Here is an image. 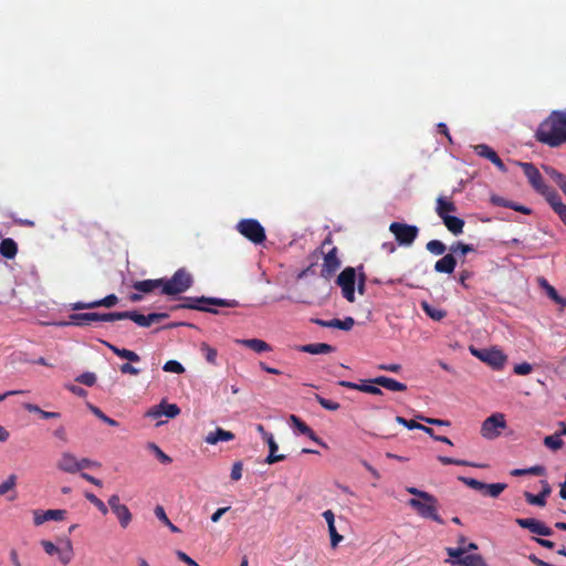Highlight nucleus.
Segmentation results:
<instances>
[{"instance_id":"1","label":"nucleus","mask_w":566,"mask_h":566,"mask_svg":"<svg viewBox=\"0 0 566 566\" xmlns=\"http://www.w3.org/2000/svg\"><path fill=\"white\" fill-rule=\"evenodd\" d=\"M535 139L551 148L566 144V109L552 111L534 134Z\"/></svg>"},{"instance_id":"2","label":"nucleus","mask_w":566,"mask_h":566,"mask_svg":"<svg viewBox=\"0 0 566 566\" xmlns=\"http://www.w3.org/2000/svg\"><path fill=\"white\" fill-rule=\"evenodd\" d=\"M207 305L221 306V307H238L239 302L237 300H226L218 297H186L185 302L175 306V308H188L197 310L201 312H208L218 314L219 311Z\"/></svg>"},{"instance_id":"3","label":"nucleus","mask_w":566,"mask_h":566,"mask_svg":"<svg viewBox=\"0 0 566 566\" xmlns=\"http://www.w3.org/2000/svg\"><path fill=\"white\" fill-rule=\"evenodd\" d=\"M319 252L323 255V264L321 269V276L329 280L340 268V259L338 256V249L333 245L332 234H328L319 247Z\"/></svg>"},{"instance_id":"4","label":"nucleus","mask_w":566,"mask_h":566,"mask_svg":"<svg viewBox=\"0 0 566 566\" xmlns=\"http://www.w3.org/2000/svg\"><path fill=\"white\" fill-rule=\"evenodd\" d=\"M160 294L177 295L188 291L193 284L191 273L185 268L178 269L170 279L163 277Z\"/></svg>"},{"instance_id":"5","label":"nucleus","mask_w":566,"mask_h":566,"mask_svg":"<svg viewBox=\"0 0 566 566\" xmlns=\"http://www.w3.org/2000/svg\"><path fill=\"white\" fill-rule=\"evenodd\" d=\"M517 166H520L527 178L531 187L541 196L545 198L547 201L555 192H557L554 188L549 187L545 184L544 178L539 170L532 163H522L517 161Z\"/></svg>"},{"instance_id":"6","label":"nucleus","mask_w":566,"mask_h":566,"mask_svg":"<svg viewBox=\"0 0 566 566\" xmlns=\"http://www.w3.org/2000/svg\"><path fill=\"white\" fill-rule=\"evenodd\" d=\"M408 505L413 509L417 514L423 518H429L438 524L443 525L444 521L438 513V500L434 495H432L431 500L428 499H410L408 500Z\"/></svg>"},{"instance_id":"7","label":"nucleus","mask_w":566,"mask_h":566,"mask_svg":"<svg viewBox=\"0 0 566 566\" xmlns=\"http://www.w3.org/2000/svg\"><path fill=\"white\" fill-rule=\"evenodd\" d=\"M469 350L474 357L496 370H501L507 360L506 355L497 347L480 349L474 346H470Z\"/></svg>"},{"instance_id":"8","label":"nucleus","mask_w":566,"mask_h":566,"mask_svg":"<svg viewBox=\"0 0 566 566\" xmlns=\"http://www.w3.org/2000/svg\"><path fill=\"white\" fill-rule=\"evenodd\" d=\"M94 322H114V312L111 313H74L69 316L67 322H60V326H88Z\"/></svg>"},{"instance_id":"9","label":"nucleus","mask_w":566,"mask_h":566,"mask_svg":"<svg viewBox=\"0 0 566 566\" xmlns=\"http://www.w3.org/2000/svg\"><path fill=\"white\" fill-rule=\"evenodd\" d=\"M167 317V313H150L144 315L137 311L114 312V321L130 319L142 327H149L151 324L158 323Z\"/></svg>"},{"instance_id":"10","label":"nucleus","mask_w":566,"mask_h":566,"mask_svg":"<svg viewBox=\"0 0 566 566\" xmlns=\"http://www.w3.org/2000/svg\"><path fill=\"white\" fill-rule=\"evenodd\" d=\"M237 230L254 244L263 243L266 239L264 228L255 219H243L239 221Z\"/></svg>"},{"instance_id":"11","label":"nucleus","mask_w":566,"mask_h":566,"mask_svg":"<svg viewBox=\"0 0 566 566\" xmlns=\"http://www.w3.org/2000/svg\"><path fill=\"white\" fill-rule=\"evenodd\" d=\"M446 552L452 559L447 562L451 564H459L463 566H486L483 557L479 554H464L462 546L459 547H447Z\"/></svg>"},{"instance_id":"12","label":"nucleus","mask_w":566,"mask_h":566,"mask_svg":"<svg viewBox=\"0 0 566 566\" xmlns=\"http://www.w3.org/2000/svg\"><path fill=\"white\" fill-rule=\"evenodd\" d=\"M389 231L395 235L396 241L400 245L409 247L417 239L419 229L416 226L392 222L389 226Z\"/></svg>"},{"instance_id":"13","label":"nucleus","mask_w":566,"mask_h":566,"mask_svg":"<svg viewBox=\"0 0 566 566\" xmlns=\"http://www.w3.org/2000/svg\"><path fill=\"white\" fill-rule=\"evenodd\" d=\"M356 270L352 266L345 268L337 276L336 283L342 289L343 296L350 303L355 301Z\"/></svg>"},{"instance_id":"14","label":"nucleus","mask_w":566,"mask_h":566,"mask_svg":"<svg viewBox=\"0 0 566 566\" xmlns=\"http://www.w3.org/2000/svg\"><path fill=\"white\" fill-rule=\"evenodd\" d=\"M41 546L48 555H57L59 560L63 565H67L73 558V546L70 539L63 541L62 547L56 546L51 541L43 539L41 541Z\"/></svg>"},{"instance_id":"15","label":"nucleus","mask_w":566,"mask_h":566,"mask_svg":"<svg viewBox=\"0 0 566 566\" xmlns=\"http://www.w3.org/2000/svg\"><path fill=\"white\" fill-rule=\"evenodd\" d=\"M506 428V421L503 413H493L488 417L481 427V434L486 439H495L501 434V430Z\"/></svg>"},{"instance_id":"16","label":"nucleus","mask_w":566,"mask_h":566,"mask_svg":"<svg viewBox=\"0 0 566 566\" xmlns=\"http://www.w3.org/2000/svg\"><path fill=\"white\" fill-rule=\"evenodd\" d=\"M118 303V297L115 294H109L104 298L92 301V302H75L70 305L73 311L93 310L97 307L111 308Z\"/></svg>"},{"instance_id":"17","label":"nucleus","mask_w":566,"mask_h":566,"mask_svg":"<svg viewBox=\"0 0 566 566\" xmlns=\"http://www.w3.org/2000/svg\"><path fill=\"white\" fill-rule=\"evenodd\" d=\"M180 413V408L176 403H168L163 400L159 405L154 406L146 413L147 417L157 419L163 415L167 418H175Z\"/></svg>"},{"instance_id":"18","label":"nucleus","mask_w":566,"mask_h":566,"mask_svg":"<svg viewBox=\"0 0 566 566\" xmlns=\"http://www.w3.org/2000/svg\"><path fill=\"white\" fill-rule=\"evenodd\" d=\"M516 524L522 528H527L532 533L541 535V536H551L553 535V531L551 527L546 526L544 523L536 518H516Z\"/></svg>"},{"instance_id":"19","label":"nucleus","mask_w":566,"mask_h":566,"mask_svg":"<svg viewBox=\"0 0 566 566\" xmlns=\"http://www.w3.org/2000/svg\"><path fill=\"white\" fill-rule=\"evenodd\" d=\"M476 155L489 159L493 165L497 167L502 172H506L507 168L499 155L486 144H479L474 146Z\"/></svg>"},{"instance_id":"20","label":"nucleus","mask_w":566,"mask_h":566,"mask_svg":"<svg viewBox=\"0 0 566 566\" xmlns=\"http://www.w3.org/2000/svg\"><path fill=\"white\" fill-rule=\"evenodd\" d=\"M312 322L322 327L338 328L342 331H350L355 325V321L350 316L345 317L344 319L333 318L329 321L314 318V319H312Z\"/></svg>"},{"instance_id":"21","label":"nucleus","mask_w":566,"mask_h":566,"mask_svg":"<svg viewBox=\"0 0 566 566\" xmlns=\"http://www.w3.org/2000/svg\"><path fill=\"white\" fill-rule=\"evenodd\" d=\"M65 515H66L65 510H48V511L36 510L33 512L35 525H41L46 521H62L65 518Z\"/></svg>"},{"instance_id":"22","label":"nucleus","mask_w":566,"mask_h":566,"mask_svg":"<svg viewBox=\"0 0 566 566\" xmlns=\"http://www.w3.org/2000/svg\"><path fill=\"white\" fill-rule=\"evenodd\" d=\"M289 422L301 434H304L308 437L312 441L324 446L323 441L316 436V433L297 416L291 415L289 418Z\"/></svg>"},{"instance_id":"23","label":"nucleus","mask_w":566,"mask_h":566,"mask_svg":"<svg viewBox=\"0 0 566 566\" xmlns=\"http://www.w3.org/2000/svg\"><path fill=\"white\" fill-rule=\"evenodd\" d=\"M57 469L67 472V473H76L78 472V464L76 457L71 452H63L61 454L60 460L57 461Z\"/></svg>"},{"instance_id":"24","label":"nucleus","mask_w":566,"mask_h":566,"mask_svg":"<svg viewBox=\"0 0 566 566\" xmlns=\"http://www.w3.org/2000/svg\"><path fill=\"white\" fill-rule=\"evenodd\" d=\"M371 384H376L377 386L384 387L391 391H405L407 390V385L403 382H400L396 379L386 377V376H378L374 379H370Z\"/></svg>"},{"instance_id":"25","label":"nucleus","mask_w":566,"mask_h":566,"mask_svg":"<svg viewBox=\"0 0 566 566\" xmlns=\"http://www.w3.org/2000/svg\"><path fill=\"white\" fill-rule=\"evenodd\" d=\"M457 266V258L451 253L443 255L434 263V271L438 273L451 274Z\"/></svg>"},{"instance_id":"26","label":"nucleus","mask_w":566,"mask_h":566,"mask_svg":"<svg viewBox=\"0 0 566 566\" xmlns=\"http://www.w3.org/2000/svg\"><path fill=\"white\" fill-rule=\"evenodd\" d=\"M235 343L244 346L247 348H250L251 350L255 353H264V352H271L272 347L266 342L259 339V338H249V339H235Z\"/></svg>"},{"instance_id":"27","label":"nucleus","mask_w":566,"mask_h":566,"mask_svg":"<svg viewBox=\"0 0 566 566\" xmlns=\"http://www.w3.org/2000/svg\"><path fill=\"white\" fill-rule=\"evenodd\" d=\"M134 290L140 292V293H150L154 292L157 289L163 290V280L161 279H149V280H143V281H136L133 284Z\"/></svg>"},{"instance_id":"28","label":"nucleus","mask_w":566,"mask_h":566,"mask_svg":"<svg viewBox=\"0 0 566 566\" xmlns=\"http://www.w3.org/2000/svg\"><path fill=\"white\" fill-rule=\"evenodd\" d=\"M233 439H234V433L218 427L214 431H211L207 434V437L205 438V441L208 444H217L218 442L231 441Z\"/></svg>"},{"instance_id":"29","label":"nucleus","mask_w":566,"mask_h":566,"mask_svg":"<svg viewBox=\"0 0 566 566\" xmlns=\"http://www.w3.org/2000/svg\"><path fill=\"white\" fill-rule=\"evenodd\" d=\"M455 211H457V207L452 200L444 198V197H439L437 199L436 212L440 217L441 220L443 219V217L444 218L449 217V216H451L450 214L451 212H455Z\"/></svg>"},{"instance_id":"30","label":"nucleus","mask_w":566,"mask_h":566,"mask_svg":"<svg viewBox=\"0 0 566 566\" xmlns=\"http://www.w3.org/2000/svg\"><path fill=\"white\" fill-rule=\"evenodd\" d=\"M547 202L559 217L560 221L566 226V203L563 202L558 192H555L551 198H548Z\"/></svg>"},{"instance_id":"31","label":"nucleus","mask_w":566,"mask_h":566,"mask_svg":"<svg viewBox=\"0 0 566 566\" xmlns=\"http://www.w3.org/2000/svg\"><path fill=\"white\" fill-rule=\"evenodd\" d=\"M442 222L453 235H459L463 232L464 220L459 217H443Z\"/></svg>"},{"instance_id":"32","label":"nucleus","mask_w":566,"mask_h":566,"mask_svg":"<svg viewBox=\"0 0 566 566\" xmlns=\"http://www.w3.org/2000/svg\"><path fill=\"white\" fill-rule=\"evenodd\" d=\"M301 352L312 354V355H321V354H329L334 352V347L329 344L325 343H313L303 345L301 347Z\"/></svg>"},{"instance_id":"33","label":"nucleus","mask_w":566,"mask_h":566,"mask_svg":"<svg viewBox=\"0 0 566 566\" xmlns=\"http://www.w3.org/2000/svg\"><path fill=\"white\" fill-rule=\"evenodd\" d=\"M18 253V244L11 239L7 238L0 242V254L6 259H13Z\"/></svg>"},{"instance_id":"34","label":"nucleus","mask_w":566,"mask_h":566,"mask_svg":"<svg viewBox=\"0 0 566 566\" xmlns=\"http://www.w3.org/2000/svg\"><path fill=\"white\" fill-rule=\"evenodd\" d=\"M116 356L127 359L128 361L137 363L140 360V357L137 353L126 349V348H118L117 346L105 342L104 343Z\"/></svg>"},{"instance_id":"35","label":"nucleus","mask_w":566,"mask_h":566,"mask_svg":"<svg viewBox=\"0 0 566 566\" xmlns=\"http://www.w3.org/2000/svg\"><path fill=\"white\" fill-rule=\"evenodd\" d=\"M265 442L269 446V455L265 459V462L268 464H273V463L285 460L284 454H276L279 447L274 440V437H269V439H266Z\"/></svg>"},{"instance_id":"36","label":"nucleus","mask_w":566,"mask_h":566,"mask_svg":"<svg viewBox=\"0 0 566 566\" xmlns=\"http://www.w3.org/2000/svg\"><path fill=\"white\" fill-rule=\"evenodd\" d=\"M113 513L118 518L119 524L123 528H126L129 525V523L132 522V517H133L132 513L125 504L115 507Z\"/></svg>"},{"instance_id":"37","label":"nucleus","mask_w":566,"mask_h":566,"mask_svg":"<svg viewBox=\"0 0 566 566\" xmlns=\"http://www.w3.org/2000/svg\"><path fill=\"white\" fill-rule=\"evenodd\" d=\"M421 308L430 318L437 322L443 319L447 316V312L444 310L434 307L430 305L428 302H422Z\"/></svg>"},{"instance_id":"38","label":"nucleus","mask_w":566,"mask_h":566,"mask_svg":"<svg viewBox=\"0 0 566 566\" xmlns=\"http://www.w3.org/2000/svg\"><path fill=\"white\" fill-rule=\"evenodd\" d=\"M461 482H463L467 486L481 492L483 495L486 494L488 491V483L481 482L473 478H467V476H459L458 478Z\"/></svg>"},{"instance_id":"39","label":"nucleus","mask_w":566,"mask_h":566,"mask_svg":"<svg viewBox=\"0 0 566 566\" xmlns=\"http://www.w3.org/2000/svg\"><path fill=\"white\" fill-rule=\"evenodd\" d=\"M537 283L546 292L547 296L552 301H554L555 303H557V301H560V295L557 293L556 289L548 283V281L545 277H537Z\"/></svg>"},{"instance_id":"40","label":"nucleus","mask_w":566,"mask_h":566,"mask_svg":"<svg viewBox=\"0 0 566 566\" xmlns=\"http://www.w3.org/2000/svg\"><path fill=\"white\" fill-rule=\"evenodd\" d=\"M24 409L29 412L39 413L41 418L43 419H57L61 417L60 412H53V411H45L42 410L38 405L33 403H25Z\"/></svg>"},{"instance_id":"41","label":"nucleus","mask_w":566,"mask_h":566,"mask_svg":"<svg viewBox=\"0 0 566 566\" xmlns=\"http://www.w3.org/2000/svg\"><path fill=\"white\" fill-rule=\"evenodd\" d=\"M546 472V469L543 467V465H534V467H531V468H527V469H514L511 474L513 476H521V475H526V474H532V475H544Z\"/></svg>"},{"instance_id":"42","label":"nucleus","mask_w":566,"mask_h":566,"mask_svg":"<svg viewBox=\"0 0 566 566\" xmlns=\"http://www.w3.org/2000/svg\"><path fill=\"white\" fill-rule=\"evenodd\" d=\"M544 446L553 451H557L563 448L564 441L562 437L555 432L554 434L546 436L544 438Z\"/></svg>"},{"instance_id":"43","label":"nucleus","mask_w":566,"mask_h":566,"mask_svg":"<svg viewBox=\"0 0 566 566\" xmlns=\"http://www.w3.org/2000/svg\"><path fill=\"white\" fill-rule=\"evenodd\" d=\"M200 352L209 364H217L218 352L216 348L209 346L207 343H202L200 346Z\"/></svg>"},{"instance_id":"44","label":"nucleus","mask_w":566,"mask_h":566,"mask_svg":"<svg viewBox=\"0 0 566 566\" xmlns=\"http://www.w3.org/2000/svg\"><path fill=\"white\" fill-rule=\"evenodd\" d=\"M450 251L452 252V254L455 256V255H465L467 253L469 252H473L474 251V247L472 244H467V243H463V242H455L453 243L451 247H450Z\"/></svg>"},{"instance_id":"45","label":"nucleus","mask_w":566,"mask_h":566,"mask_svg":"<svg viewBox=\"0 0 566 566\" xmlns=\"http://www.w3.org/2000/svg\"><path fill=\"white\" fill-rule=\"evenodd\" d=\"M426 249L434 255H442L447 250V245L440 240H431L426 244Z\"/></svg>"},{"instance_id":"46","label":"nucleus","mask_w":566,"mask_h":566,"mask_svg":"<svg viewBox=\"0 0 566 566\" xmlns=\"http://www.w3.org/2000/svg\"><path fill=\"white\" fill-rule=\"evenodd\" d=\"M85 499L91 502L103 515H106L108 512L107 506L105 503L98 499L95 494L91 492L85 493Z\"/></svg>"},{"instance_id":"47","label":"nucleus","mask_w":566,"mask_h":566,"mask_svg":"<svg viewBox=\"0 0 566 566\" xmlns=\"http://www.w3.org/2000/svg\"><path fill=\"white\" fill-rule=\"evenodd\" d=\"M148 449L154 452L156 458L164 464L171 463L172 459L166 454L156 443H149Z\"/></svg>"},{"instance_id":"48","label":"nucleus","mask_w":566,"mask_h":566,"mask_svg":"<svg viewBox=\"0 0 566 566\" xmlns=\"http://www.w3.org/2000/svg\"><path fill=\"white\" fill-rule=\"evenodd\" d=\"M315 400L326 410L336 411L340 408L339 403L336 401H332L322 397L321 395H315Z\"/></svg>"},{"instance_id":"49","label":"nucleus","mask_w":566,"mask_h":566,"mask_svg":"<svg viewBox=\"0 0 566 566\" xmlns=\"http://www.w3.org/2000/svg\"><path fill=\"white\" fill-rule=\"evenodd\" d=\"M524 497L526 502L531 505L545 506L546 504V500L539 493L533 494L531 492L525 491Z\"/></svg>"},{"instance_id":"50","label":"nucleus","mask_w":566,"mask_h":566,"mask_svg":"<svg viewBox=\"0 0 566 566\" xmlns=\"http://www.w3.org/2000/svg\"><path fill=\"white\" fill-rule=\"evenodd\" d=\"M506 488L505 483H491L488 486L485 496L497 497Z\"/></svg>"},{"instance_id":"51","label":"nucleus","mask_w":566,"mask_h":566,"mask_svg":"<svg viewBox=\"0 0 566 566\" xmlns=\"http://www.w3.org/2000/svg\"><path fill=\"white\" fill-rule=\"evenodd\" d=\"M438 460L439 462H441L442 464L444 465H448V464H454V465H470V467H478L476 464H473L469 461H465V460H458V459H453V458H449V457H444V455H439L438 457Z\"/></svg>"},{"instance_id":"52","label":"nucleus","mask_w":566,"mask_h":566,"mask_svg":"<svg viewBox=\"0 0 566 566\" xmlns=\"http://www.w3.org/2000/svg\"><path fill=\"white\" fill-rule=\"evenodd\" d=\"M76 381L85 386L92 387L96 382V375L91 371H85L76 377Z\"/></svg>"},{"instance_id":"53","label":"nucleus","mask_w":566,"mask_h":566,"mask_svg":"<svg viewBox=\"0 0 566 566\" xmlns=\"http://www.w3.org/2000/svg\"><path fill=\"white\" fill-rule=\"evenodd\" d=\"M163 369L168 373L182 374L185 371L184 366L177 360H168L165 363Z\"/></svg>"},{"instance_id":"54","label":"nucleus","mask_w":566,"mask_h":566,"mask_svg":"<svg viewBox=\"0 0 566 566\" xmlns=\"http://www.w3.org/2000/svg\"><path fill=\"white\" fill-rule=\"evenodd\" d=\"M17 484V475L11 474L8 479L0 484V495H3L11 491Z\"/></svg>"},{"instance_id":"55","label":"nucleus","mask_w":566,"mask_h":566,"mask_svg":"<svg viewBox=\"0 0 566 566\" xmlns=\"http://www.w3.org/2000/svg\"><path fill=\"white\" fill-rule=\"evenodd\" d=\"M359 391L370 394V395H382L381 389L376 384H371L370 380L367 382L360 384Z\"/></svg>"},{"instance_id":"56","label":"nucleus","mask_w":566,"mask_h":566,"mask_svg":"<svg viewBox=\"0 0 566 566\" xmlns=\"http://www.w3.org/2000/svg\"><path fill=\"white\" fill-rule=\"evenodd\" d=\"M92 411L94 412L95 416H97L103 422L107 423L108 426H118V422L116 420L107 417L99 408L92 407Z\"/></svg>"},{"instance_id":"57","label":"nucleus","mask_w":566,"mask_h":566,"mask_svg":"<svg viewBox=\"0 0 566 566\" xmlns=\"http://www.w3.org/2000/svg\"><path fill=\"white\" fill-rule=\"evenodd\" d=\"M407 492L411 495H415L416 497L415 499H428V500H431L432 499V494L429 493V492H426V491H422V490H419L415 486H409L406 489Z\"/></svg>"},{"instance_id":"58","label":"nucleus","mask_w":566,"mask_h":566,"mask_svg":"<svg viewBox=\"0 0 566 566\" xmlns=\"http://www.w3.org/2000/svg\"><path fill=\"white\" fill-rule=\"evenodd\" d=\"M532 370H533V366L526 361L514 366V373L516 375L525 376V375L531 374Z\"/></svg>"},{"instance_id":"59","label":"nucleus","mask_w":566,"mask_h":566,"mask_svg":"<svg viewBox=\"0 0 566 566\" xmlns=\"http://www.w3.org/2000/svg\"><path fill=\"white\" fill-rule=\"evenodd\" d=\"M328 533L332 547H336L343 541V536L337 533L335 525L328 526Z\"/></svg>"},{"instance_id":"60","label":"nucleus","mask_w":566,"mask_h":566,"mask_svg":"<svg viewBox=\"0 0 566 566\" xmlns=\"http://www.w3.org/2000/svg\"><path fill=\"white\" fill-rule=\"evenodd\" d=\"M396 421L398 423L405 426L406 428L410 429V430L419 429L420 428V423L419 422H417L415 420H407V419H405L401 416H397L396 417Z\"/></svg>"},{"instance_id":"61","label":"nucleus","mask_w":566,"mask_h":566,"mask_svg":"<svg viewBox=\"0 0 566 566\" xmlns=\"http://www.w3.org/2000/svg\"><path fill=\"white\" fill-rule=\"evenodd\" d=\"M231 479L233 481H238L242 478V463L240 461L235 462L233 465H232V469H231Z\"/></svg>"},{"instance_id":"62","label":"nucleus","mask_w":566,"mask_h":566,"mask_svg":"<svg viewBox=\"0 0 566 566\" xmlns=\"http://www.w3.org/2000/svg\"><path fill=\"white\" fill-rule=\"evenodd\" d=\"M53 436L61 440L62 442H67L69 441V437H67V431H66V428L64 426H60L57 427L54 431H53Z\"/></svg>"},{"instance_id":"63","label":"nucleus","mask_w":566,"mask_h":566,"mask_svg":"<svg viewBox=\"0 0 566 566\" xmlns=\"http://www.w3.org/2000/svg\"><path fill=\"white\" fill-rule=\"evenodd\" d=\"M472 276H473V272H472V271H470V270H468V269H464V270H462V271L459 273V283H460L463 287L468 289L469 286H468V284H467V281H468L469 279H471Z\"/></svg>"},{"instance_id":"64","label":"nucleus","mask_w":566,"mask_h":566,"mask_svg":"<svg viewBox=\"0 0 566 566\" xmlns=\"http://www.w3.org/2000/svg\"><path fill=\"white\" fill-rule=\"evenodd\" d=\"M176 555L178 557L179 560L186 563L188 566H199L198 563L192 559L191 557H189L185 552L182 551H177L176 552Z\"/></svg>"}]
</instances>
